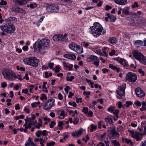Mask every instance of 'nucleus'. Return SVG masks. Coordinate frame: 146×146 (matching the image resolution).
Returning <instances> with one entry per match:
<instances>
[{"mask_svg": "<svg viewBox=\"0 0 146 146\" xmlns=\"http://www.w3.org/2000/svg\"><path fill=\"white\" fill-rule=\"evenodd\" d=\"M125 88V84H123L121 86H118V88L116 90V96L117 98L122 99L124 97Z\"/></svg>", "mask_w": 146, "mask_h": 146, "instance_id": "39448f33", "label": "nucleus"}, {"mask_svg": "<svg viewBox=\"0 0 146 146\" xmlns=\"http://www.w3.org/2000/svg\"><path fill=\"white\" fill-rule=\"evenodd\" d=\"M46 9L48 12H51L58 10L59 7L58 5L56 4H46Z\"/></svg>", "mask_w": 146, "mask_h": 146, "instance_id": "6e6552de", "label": "nucleus"}, {"mask_svg": "<svg viewBox=\"0 0 146 146\" xmlns=\"http://www.w3.org/2000/svg\"><path fill=\"white\" fill-rule=\"evenodd\" d=\"M134 43L135 44L141 46H143V41L139 40H136L134 42Z\"/></svg>", "mask_w": 146, "mask_h": 146, "instance_id": "7c9ffc66", "label": "nucleus"}, {"mask_svg": "<svg viewBox=\"0 0 146 146\" xmlns=\"http://www.w3.org/2000/svg\"><path fill=\"white\" fill-rule=\"evenodd\" d=\"M89 44L88 43L86 42H84L83 43V46L86 47L88 46Z\"/></svg>", "mask_w": 146, "mask_h": 146, "instance_id": "680f3d73", "label": "nucleus"}, {"mask_svg": "<svg viewBox=\"0 0 146 146\" xmlns=\"http://www.w3.org/2000/svg\"><path fill=\"white\" fill-rule=\"evenodd\" d=\"M74 51L78 54L82 53L83 52V48L81 46L78 45Z\"/></svg>", "mask_w": 146, "mask_h": 146, "instance_id": "393cba45", "label": "nucleus"}, {"mask_svg": "<svg viewBox=\"0 0 146 146\" xmlns=\"http://www.w3.org/2000/svg\"><path fill=\"white\" fill-rule=\"evenodd\" d=\"M74 78L75 77L74 76H71L70 77L68 76L66 77V80L67 81H69L70 82H71Z\"/></svg>", "mask_w": 146, "mask_h": 146, "instance_id": "72a5a7b5", "label": "nucleus"}, {"mask_svg": "<svg viewBox=\"0 0 146 146\" xmlns=\"http://www.w3.org/2000/svg\"><path fill=\"white\" fill-rule=\"evenodd\" d=\"M112 116H108L105 118V120L107 123H109L110 124H111L113 123V121L111 117Z\"/></svg>", "mask_w": 146, "mask_h": 146, "instance_id": "4be33fe9", "label": "nucleus"}, {"mask_svg": "<svg viewBox=\"0 0 146 146\" xmlns=\"http://www.w3.org/2000/svg\"><path fill=\"white\" fill-rule=\"evenodd\" d=\"M118 104V108L119 109H121L122 106L121 102H119Z\"/></svg>", "mask_w": 146, "mask_h": 146, "instance_id": "4d7b16f0", "label": "nucleus"}, {"mask_svg": "<svg viewBox=\"0 0 146 146\" xmlns=\"http://www.w3.org/2000/svg\"><path fill=\"white\" fill-rule=\"evenodd\" d=\"M74 95V94L72 92H70L69 95L68 96V97L69 98H71L72 96Z\"/></svg>", "mask_w": 146, "mask_h": 146, "instance_id": "69168bd1", "label": "nucleus"}, {"mask_svg": "<svg viewBox=\"0 0 146 146\" xmlns=\"http://www.w3.org/2000/svg\"><path fill=\"white\" fill-rule=\"evenodd\" d=\"M31 139V138L29 137L28 141L25 144V146H36V145L32 141Z\"/></svg>", "mask_w": 146, "mask_h": 146, "instance_id": "412c9836", "label": "nucleus"}, {"mask_svg": "<svg viewBox=\"0 0 146 146\" xmlns=\"http://www.w3.org/2000/svg\"><path fill=\"white\" fill-rule=\"evenodd\" d=\"M123 13L125 15H128L129 14V9L128 7H125L123 9Z\"/></svg>", "mask_w": 146, "mask_h": 146, "instance_id": "c85d7f7f", "label": "nucleus"}, {"mask_svg": "<svg viewBox=\"0 0 146 146\" xmlns=\"http://www.w3.org/2000/svg\"><path fill=\"white\" fill-rule=\"evenodd\" d=\"M106 15L109 17L110 21L112 22H114L116 19V18L114 15L109 13H107Z\"/></svg>", "mask_w": 146, "mask_h": 146, "instance_id": "5701e85b", "label": "nucleus"}, {"mask_svg": "<svg viewBox=\"0 0 146 146\" xmlns=\"http://www.w3.org/2000/svg\"><path fill=\"white\" fill-rule=\"evenodd\" d=\"M79 119L78 118H74L73 123L75 125H77L79 122Z\"/></svg>", "mask_w": 146, "mask_h": 146, "instance_id": "c9c22d12", "label": "nucleus"}, {"mask_svg": "<svg viewBox=\"0 0 146 146\" xmlns=\"http://www.w3.org/2000/svg\"><path fill=\"white\" fill-rule=\"evenodd\" d=\"M109 68L114 70H116L117 72L119 71V69L115 66L113 65L112 64H110Z\"/></svg>", "mask_w": 146, "mask_h": 146, "instance_id": "cd10ccee", "label": "nucleus"}, {"mask_svg": "<svg viewBox=\"0 0 146 146\" xmlns=\"http://www.w3.org/2000/svg\"><path fill=\"white\" fill-rule=\"evenodd\" d=\"M132 137L135 138L136 141H139L142 138V134L139 132H136L135 134L133 136H132Z\"/></svg>", "mask_w": 146, "mask_h": 146, "instance_id": "f3484780", "label": "nucleus"}, {"mask_svg": "<svg viewBox=\"0 0 146 146\" xmlns=\"http://www.w3.org/2000/svg\"><path fill=\"white\" fill-rule=\"evenodd\" d=\"M99 53H100L99 54H100V55L104 56H105L106 57H107L108 56V54H107L106 52L105 51H103V53H102V52H100Z\"/></svg>", "mask_w": 146, "mask_h": 146, "instance_id": "8fccbe9b", "label": "nucleus"}, {"mask_svg": "<svg viewBox=\"0 0 146 146\" xmlns=\"http://www.w3.org/2000/svg\"><path fill=\"white\" fill-rule=\"evenodd\" d=\"M119 62L123 65V63L124 62L125 64H127L126 60H125L122 59L120 58H119Z\"/></svg>", "mask_w": 146, "mask_h": 146, "instance_id": "58836bf2", "label": "nucleus"}, {"mask_svg": "<svg viewBox=\"0 0 146 146\" xmlns=\"http://www.w3.org/2000/svg\"><path fill=\"white\" fill-rule=\"evenodd\" d=\"M90 32L96 37H97L100 35L104 34L106 31L103 30V27L99 23L96 22L94 23L93 26L90 28Z\"/></svg>", "mask_w": 146, "mask_h": 146, "instance_id": "f257e3e1", "label": "nucleus"}, {"mask_svg": "<svg viewBox=\"0 0 146 146\" xmlns=\"http://www.w3.org/2000/svg\"><path fill=\"white\" fill-rule=\"evenodd\" d=\"M15 109L16 110H19L20 109V108L19 107V104H17L15 105Z\"/></svg>", "mask_w": 146, "mask_h": 146, "instance_id": "0e129e2a", "label": "nucleus"}, {"mask_svg": "<svg viewBox=\"0 0 146 146\" xmlns=\"http://www.w3.org/2000/svg\"><path fill=\"white\" fill-rule=\"evenodd\" d=\"M99 58L96 56L92 55L87 58V61L89 62H93V63L96 66H99Z\"/></svg>", "mask_w": 146, "mask_h": 146, "instance_id": "9b49d317", "label": "nucleus"}, {"mask_svg": "<svg viewBox=\"0 0 146 146\" xmlns=\"http://www.w3.org/2000/svg\"><path fill=\"white\" fill-rule=\"evenodd\" d=\"M58 112H60V116L58 117V118L59 119H63L66 116V115L64 111L62 110H60L57 111Z\"/></svg>", "mask_w": 146, "mask_h": 146, "instance_id": "a211bd4d", "label": "nucleus"}, {"mask_svg": "<svg viewBox=\"0 0 146 146\" xmlns=\"http://www.w3.org/2000/svg\"><path fill=\"white\" fill-rule=\"evenodd\" d=\"M115 53V51L114 50H112L111 52H110L109 54L110 56H112L114 55Z\"/></svg>", "mask_w": 146, "mask_h": 146, "instance_id": "6e6d98bb", "label": "nucleus"}, {"mask_svg": "<svg viewBox=\"0 0 146 146\" xmlns=\"http://www.w3.org/2000/svg\"><path fill=\"white\" fill-rule=\"evenodd\" d=\"M11 10L15 13H23L25 11L18 7H14L11 8Z\"/></svg>", "mask_w": 146, "mask_h": 146, "instance_id": "dca6fc26", "label": "nucleus"}, {"mask_svg": "<svg viewBox=\"0 0 146 146\" xmlns=\"http://www.w3.org/2000/svg\"><path fill=\"white\" fill-rule=\"evenodd\" d=\"M64 58H69L71 60H73L76 59V56L74 54H65L63 56Z\"/></svg>", "mask_w": 146, "mask_h": 146, "instance_id": "aec40b11", "label": "nucleus"}, {"mask_svg": "<svg viewBox=\"0 0 146 146\" xmlns=\"http://www.w3.org/2000/svg\"><path fill=\"white\" fill-rule=\"evenodd\" d=\"M18 78L19 80H23L21 76L19 75L18 74L17 76L16 75L15 73H14V74L13 76V79L14 80L15 78Z\"/></svg>", "mask_w": 146, "mask_h": 146, "instance_id": "473e14b6", "label": "nucleus"}, {"mask_svg": "<svg viewBox=\"0 0 146 146\" xmlns=\"http://www.w3.org/2000/svg\"><path fill=\"white\" fill-rule=\"evenodd\" d=\"M115 107L114 106H110L108 109L107 110L109 112H111L117 117H118L119 110L117 109L115 110Z\"/></svg>", "mask_w": 146, "mask_h": 146, "instance_id": "f8f14e48", "label": "nucleus"}, {"mask_svg": "<svg viewBox=\"0 0 146 146\" xmlns=\"http://www.w3.org/2000/svg\"><path fill=\"white\" fill-rule=\"evenodd\" d=\"M41 133V131L40 130H38L36 133V135L37 137H40L41 135H42Z\"/></svg>", "mask_w": 146, "mask_h": 146, "instance_id": "e433bc0d", "label": "nucleus"}, {"mask_svg": "<svg viewBox=\"0 0 146 146\" xmlns=\"http://www.w3.org/2000/svg\"><path fill=\"white\" fill-rule=\"evenodd\" d=\"M146 58L144 56L143 58L141 60H140L139 61L141 63H143L144 64H146V60H145Z\"/></svg>", "mask_w": 146, "mask_h": 146, "instance_id": "a19ab883", "label": "nucleus"}, {"mask_svg": "<svg viewBox=\"0 0 146 146\" xmlns=\"http://www.w3.org/2000/svg\"><path fill=\"white\" fill-rule=\"evenodd\" d=\"M109 41L111 44H114L115 43L117 42L116 39L114 37L111 38L109 39Z\"/></svg>", "mask_w": 146, "mask_h": 146, "instance_id": "c756f323", "label": "nucleus"}, {"mask_svg": "<svg viewBox=\"0 0 146 146\" xmlns=\"http://www.w3.org/2000/svg\"><path fill=\"white\" fill-rule=\"evenodd\" d=\"M55 101V100L52 98L49 100L45 103L43 109L46 110L50 109L54 106Z\"/></svg>", "mask_w": 146, "mask_h": 146, "instance_id": "1a4fd4ad", "label": "nucleus"}, {"mask_svg": "<svg viewBox=\"0 0 146 146\" xmlns=\"http://www.w3.org/2000/svg\"><path fill=\"white\" fill-rule=\"evenodd\" d=\"M37 6V4L36 3H33L30 4V6L31 9H34Z\"/></svg>", "mask_w": 146, "mask_h": 146, "instance_id": "ea45409f", "label": "nucleus"}, {"mask_svg": "<svg viewBox=\"0 0 146 146\" xmlns=\"http://www.w3.org/2000/svg\"><path fill=\"white\" fill-rule=\"evenodd\" d=\"M54 70L56 73L60 71V67L58 66H57L56 67Z\"/></svg>", "mask_w": 146, "mask_h": 146, "instance_id": "5fc2aeb1", "label": "nucleus"}, {"mask_svg": "<svg viewBox=\"0 0 146 146\" xmlns=\"http://www.w3.org/2000/svg\"><path fill=\"white\" fill-rule=\"evenodd\" d=\"M133 55L135 58L139 61L141 60L142 58L144 56L143 54L137 51H135L133 52Z\"/></svg>", "mask_w": 146, "mask_h": 146, "instance_id": "ddd939ff", "label": "nucleus"}, {"mask_svg": "<svg viewBox=\"0 0 146 146\" xmlns=\"http://www.w3.org/2000/svg\"><path fill=\"white\" fill-rule=\"evenodd\" d=\"M64 124V123L62 121H59L58 123V126L62 127V125Z\"/></svg>", "mask_w": 146, "mask_h": 146, "instance_id": "864d4df0", "label": "nucleus"}, {"mask_svg": "<svg viewBox=\"0 0 146 146\" xmlns=\"http://www.w3.org/2000/svg\"><path fill=\"white\" fill-rule=\"evenodd\" d=\"M88 116L89 117H92L93 115V113L91 111H89L88 114Z\"/></svg>", "mask_w": 146, "mask_h": 146, "instance_id": "052dcab7", "label": "nucleus"}, {"mask_svg": "<svg viewBox=\"0 0 146 146\" xmlns=\"http://www.w3.org/2000/svg\"><path fill=\"white\" fill-rule=\"evenodd\" d=\"M41 95L42 96L40 98L41 100H43L44 99L46 100L47 99V98L44 94H42Z\"/></svg>", "mask_w": 146, "mask_h": 146, "instance_id": "49530a36", "label": "nucleus"}, {"mask_svg": "<svg viewBox=\"0 0 146 146\" xmlns=\"http://www.w3.org/2000/svg\"><path fill=\"white\" fill-rule=\"evenodd\" d=\"M115 2L120 5H124L127 3V0H114Z\"/></svg>", "mask_w": 146, "mask_h": 146, "instance_id": "a878e982", "label": "nucleus"}, {"mask_svg": "<svg viewBox=\"0 0 146 146\" xmlns=\"http://www.w3.org/2000/svg\"><path fill=\"white\" fill-rule=\"evenodd\" d=\"M31 58L30 65L34 67H37L39 62V60L35 57H32Z\"/></svg>", "mask_w": 146, "mask_h": 146, "instance_id": "4468645a", "label": "nucleus"}, {"mask_svg": "<svg viewBox=\"0 0 146 146\" xmlns=\"http://www.w3.org/2000/svg\"><path fill=\"white\" fill-rule=\"evenodd\" d=\"M35 87V86L34 85H30L29 88V91L30 92L32 93V90L33 88Z\"/></svg>", "mask_w": 146, "mask_h": 146, "instance_id": "de8ad7c7", "label": "nucleus"}, {"mask_svg": "<svg viewBox=\"0 0 146 146\" xmlns=\"http://www.w3.org/2000/svg\"><path fill=\"white\" fill-rule=\"evenodd\" d=\"M54 63L52 62L49 63L48 65V66L50 69H51L53 68V66H54Z\"/></svg>", "mask_w": 146, "mask_h": 146, "instance_id": "13d9d810", "label": "nucleus"}, {"mask_svg": "<svg viewBox=\"0 0 146 146\" xmlns=\"http://www.w3.org/2000/svg\"><path fill=\"white\" fill-rule=\"evenodd\" d=\"M7 4V2L4 0H1L0 3L1 5H6Z\"/></svg>", "mask_w": 146, "mask_h": 146, "instance_id": "c03bdc74", "label": "nucleus"}, {"mask_svg": "<svg viewBox=\"0 0 146 146\" xmlns=\"http://www.w3.org/2000/svg\"><path fill=\"white\" fill-rule=\"evenodd\" d=\"M37 123L36 121L35 122H33V123H30L28 124V126L29 128H31V125H35Z\"/></svg>", "mask_w": 146, "mask_h": 146, "instance_id": "3c124183", "label": "nucleus"}, {"mask_svg": "<svg viewBox=\"0 0 146 146\" xmlns=\"http://www.w3.org/2000/svg\"><path fill=\"white\" fill-rule=\"evenodd\" d=\"M108 134L109 136L113 139L116 138L119 135V134L116 131L115 128L111 127L108 128Z\"/></svg>", "mask_w": 146, "mask_h": 146, "instance_id": "423d86ee", "label": "nucleus"}, {"mask_svg": "<svg viewBox=\"0 0 146 146\" xmlns=\"http://www.w3.org/2000/svg\"><path fill=\"white\" fill-rule=\"evenodd\" d=\"M138 71L140 74H141V75L142 76H144V72L142 69L140 68L139 69Z\"/></svg>", "mask_w": 146, "mask_h": 146, "instance_id": "a18cd8bd", "label": "nucleus"}, {"mask_svg": "<svg viewBox=\"0 0 146 146\" xmlns=\"http://www.w3.org/2000/svg\"><path fill=\"white\" fill-rule=\"evenodd\" d=\"M111 7L110 6H109L108 5H107L106 6L105 10L106 11H108L110 9H111Z\"/></svg>", "mask_w": 146, "mask_h": 146, "instance_id": "e2e57ef3", "label": "nucleus"}, {"mask_svg": "<svg viewBox=\"0 0 146 146\" xmlns=\"http://www.w3.org/2000/svg\"><path fill=\"white\" fill-rule=\"evenodd\" d=\"M82 132L83 131L82 129L80 128L78 131H76L75 132L72 133V135L73 137H76L81 135L82 134Z\"/></svg>", "mask_w": 146, "mask_h": 146, "instance_id": "6ab92c4d", "label": "nucleus"}, {"mask_svg": "<svg viewBox=\"0 0 146 146\" xmlns=\"http://www.w3.org/2000/svg\"><path fill=\"white\" fill-rule=\"evenodd\" d=\"M91 128L90 129V131L91 132H93L94 130H95L96 129L97 126L96 125H94L93 124H91L90 125Z\"/></svg>", "mask_w": 146, "mask_h": 146, "instance_id": "f704fd0d", "label": "nucleus"}, {"mask_svg": "<svg viewBox=\"0 0 146 146\" xmlns=\"http://www.w3.org/2000/svg\"><path fill=\"white\" fill-rule=\"evenodd\" d=\"M2 72L5 79L11 81L14 80L13 76L15 72L11 69L9 68L4 69Z\"/></svg>", "mask_w": 146, "mask_h": 146, "instance_id": "20e7f679", "label": "nucleus"}, {"mask_svg": "<svg viewBox=\"0 0 146 146\" xmlns=\"http://www.w3.org/2000/svg\"><path fill=\"white\" fill-rule=\"evenodd\" d=\"M42 125V123H38L37 125H36L35 127V128L39 129L41 127Z\"/></svg>", "mask_w": 146, "mask_h": 146, "instance_id": "bf43d9fd", "label": "nucleus"}, {"mask_svg": "<svg viewBox=\"0 0 146 146\" xmlns=\"http://www.w3.org/2000/svg\"><path fill=\"white\" fill-rule=\"evenodd\" d=\"M88 108L87 107H84L82 111L85 113V114H87L88 113Z\"/></svg>", "mask_w": 146, "mask_h": 146, "instance_id": "603ef678", "label": "nucleus"}, {"mask_svg": "<svg viewBox=\"0 0 146 146\" xmlns=\"http://www.w3.org/2000/svg\"><path fill=\"white\" fill-rule=\"evenodd\" d=\"M139 5L138 4V3L137 2H135L132 5L131 7L133 8H135L137 7H138Z\"/></svg>", "mask_w": 146, "mask_h": 146, "instance_id": "4c0bfd02", "label": "nucleus"}, {"mask_svg": "<svg viewBox=\"0 0 146 146\" xmlns=\"http://www.w3.org/2000/svg\"><path fill=\"white\" fill-rule=\"evenodd\" d=\"M50 44V40L48 39L44 38L41 40H38L34 45V49H36L37 48L39 50H40L42 49L47 48L49 47Z\"/></svg>", "mask_w": 146, "mask_h": 146, "instance_id": "f03ea898", "label": "nucleus"}, {"mask_svg": "<svg viewBox=\"0 0 146 146\" xmlns=\"http://www.w3.org/2000/svg\"><path fill=\"white\" fill-rule=\"evenodd\" d=\"M125 78L129 81L134 82L137 80V76L134 73L129 72L126 74Z\"/></svg>", "mask_w": 146, "mask_h": 146, "instance_id": "9d476101", "label": "nucleus"}, {"mask_svg": "<svg viewBox=\"0 0 146 146\" xmlns=\"http://www.w3.org/2000/svg\"><path fill=\"white\" fill-rule=\"evenodd\" d=\"M111 142L113 144L114 146H119L120 144L116 140H111Z\"/></svg>", "mask_w": 146, "mask_h": 146, "instance_id": "2f4dec72", "label": "nucleus"}, {"mask_svg": "<svg viewBox=\"0 0 146 146\" xmlns=\"http://www.w3.org/2000/svg\"><path fill=\"white\" fill-rule=\"evenodd\" d=\"M77 45L74 42H72L69 44V47L70 48L74 51L77 46Z\"/></svg>", "mask_w": 146, "mask_h": 146, "instance_id": "b1692460", "label": "nucleus"}, {"mask_svg": "<svg viewBox=\"0 0 146 146\" xmlns=\"http://www.w3.org/2000/svg\"><path fill=\"white\" fill-rule=\"evenodd\" d=\"M70 87L69 86H66L64 88V90L65 92H68L70 90Z\"/></svg>", "mask_w": 146, "mask_h": 146, "instance_id": "338daca9", "label": "nucleus"}, {"mask_svg": "<svg viewBox=\"0 0 146 146\" xmlns=\"http://www.w3.org/2000/svg\"><path fill=\"white\" fill-rule=\"evenodd\" d=\"M0 29L3 31L0 33L1 36L6 35L5 32L9 34L12 33L14 32L15 29L14 26L11 23H7L4 25L1 26Z\"/></svg>", "mask_w": 146, "mask_h": 146, "instance_id": "7ed1b4c3", "label": "nucleus"}, {"mask_svg": "<svg viewBox=\"0 0 146 146\" xmlns=\"http://www.w3.org/2000/svg\"><path fill=\"white\" fill-rule=\"evenodd\" d=\"M135 92L136 95L139 97H143L145 95V93L140 88L138 87L136 88Z\"/></svg>", "mask_w": 146, "mask_h": 146, "instance_id": "2eb2a0df", "label": "nucleus"}, {"mask_svg": "<svg viewBox=\"0 0 146 146\" xmlns=\"http://www.w3.org/2000/svg\"><path fill=\"white\" fill-rule=\"evenodd\" d=\"M32 57H29L28 58H25L23 60V62L25 64L30 65Z\"/></svg>", "mask_w": 146, "mask_h": 146, "instance_id": "bb28decb", "label": "nucleus"}, {"mask_svg": "<svg viewBox=\"0 0 146 146\" xmlns=\"http://www.w3.org/2000/svg\"><path fill=\"white\" fill-rule=\"evenodd\" d=\"M41 132L42 135L44 136H47L48 135V131L46 130L41 131Z\"/></svg>", "mask_w": 146, "mask_h": 146, "instance_id": "37998d69", "label": "nucleus"}, {"mask_svg": "<svg viewBox=\"0 0 146 146\" xmlns=\"http://www.w3.org/2000/svg\"><path fill=\"white\" fill-rule=\"evenodd\" d=\"M67 34H65L64 35H56L53 37V39L54 41H58L59 42L66 41L68 40L66 37Z\"/></svg>", "mask_w": 146, "mask_h": 146, "instance_id": "0eeeda50", "label": "nucleus"}, {"mask_svg": "<svg viewBox=\"0 0 146 146\" xmlns=\"http://www.w3.org/2000/svg\"><path fill=\"white\" fill-rule=\"evenodd\" d=\"M140 146H146V141H145L144 142H141V145H140Z\"/></svg>", "mask_w": 146, "mask_h": 146, "instance_id": "774afa93", "label": "nucleus"}, {"mask_svg": "<svg viewBox=\"0 0 146 146\" xmlns=\"http://www.w3.org/2000/svg\"><path fill=\"white\" fill-rule=\"evenodd\" d=\"M126 107H128L130 105H131L132 104V103L131 101H126Z\"/></svg>", "mask_w": 146, "mask_h": 146, "instance_id": "09e8293b", "label": "nucleus"}, {"mask_svg": "<svg viewBox=\"0 0 146 146\" xmlns=\"http://www.w3.org/2000/svg\"><path fill=\"white\" fill-rule=\"evenodd\" d=\"M56 123L54 121H52L49 124V127L50 128H52L55 125Z\"/></svg>", "mask_w": 146, "mask_h": 146, "instance_id": "79ce46f5", "label": "nucleus"}]
</instances>
